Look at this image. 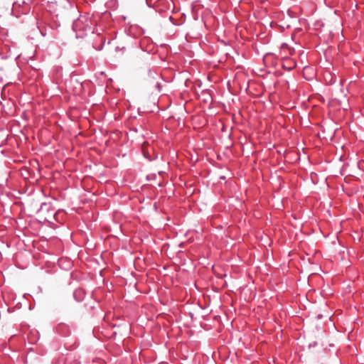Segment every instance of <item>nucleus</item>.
Returning a JSON list of instances; mask_svg holds the SVG:
<instances>
[{
	"mask_svg": "<svg viewBox=\"0 0 364 364\" xmlns=\"http://www.w3.org/2000/svg\"><path fill=\"white\" fill-rule=\"evenodd\" d=\"M144 146H145V143H144V144H142V148H143V149H144Z\"/></svg>",
	"mask_w": 364,
	"mask_h": 364,
	"instance_id": "1",
	"label": "nucleus"
}]
</instances>
